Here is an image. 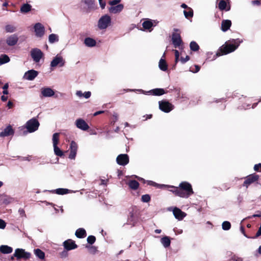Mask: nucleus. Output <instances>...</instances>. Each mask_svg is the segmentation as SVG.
<instances>
[{
	"label": "nucleus",
	"instance_id": "1",
	"mask_svg": "<svg viewBox=\"0 0 261 261\" xmlns=\"http://www.w3.org/2000/svg\"><path fill=\"white\" fill-rule=\"evenodd\" d=\"M177 187L175 191L177 193V196L187 198L194 193L192 185L187 181L181 182Z\"/></svg>",
	"mask_w": 261,
	"mask_h": 261
},
{
	"label": "nucleus",
	"instance_id": "2",
	"mask_svg": "<svg viewBox=\"0 0 261 261\" xmlns=\"http://www.w3.org/2000/svg\"><path fill=\"white\" fill-rule=\"evenodd\" d=\"M239 45L234 44H230L225 42L224 44L222 45L219 49L216 54L217 56H220L227 55L234 51L238 47Z\"/></svg>",
	"mask_w": 261,
	"mask_h": 261
},
{
	"label": "nucleus",
	"instance_id": "3",
	"mask_svg": "<svg viewBox=\"0 0 261 261\" xmlns=\"http://www.w3.org/2000/svg\"><path fill=\"white\" fill-rule=\"evenodd\" d=\"M39 125V122L37 119L33 118L27 121L25 124V127L28 132L33 133L38 129Z\"/></svg>",
	"mask_w": 261,
	"mask_h": 261
},
{
	"label": "nucleus",
	"instance_id": "4",
	"mask_svg": "<svg viewBox=\"0 0 261 261\" xmlns=\"http://www.w3.org/2000/svg\"><path fill=\"white\" fill-rule=\"evenodd\" d=\"M159 109L165 113H169L174 108V106L167 100H162L159 102Z\"/></svg>",
	"mask_w": 261,
	"mask_h": 261
},
{
	"label": "nucleus",
	"instance_id": "5",
	"mask_svg": "<svg viewBox=\"0 0 261 261\" xmlns=\"http://www.w3.org/2000/svg\"><path fill=\"white\" fill-rule=\"evenodd\" d=\"M14 256L16 257L17 259L21 258L28 259L31 257V254L30 252H25L24 249L17 248L15 250Z\"/></svg>",
	"mask_w": 261,
	"mask_h": 261
},
{
	"label": "nucleus",
	"instance_id": "6",
	"mask_svg": "<svg viewBox=\"0 0 261 261\" xmlns=\"http://www.w3.org/2000/svg\"><path fill=\"white\" fill-rule=\"evenodd\" d=\"M259 178V176L255 173L250 174L246 177L243 186L247 188L251 184L257 182Z\"/></svg>",
	"mask_w": 261,
	"mask_h": 261
},
{
	"label": "nucleus",
	"instance_id": "7",
	"mask_svg": "<svg viewBox=\"0 0 261 261\" xmlns=\"http://www.w3.org/2000/svg\"><path fill=\"white\" fill-rule=\"evenodd\" d=\"M111 17L108 15L102 16L98 21V25L100 29H106L111 23Z\"/></svg>",
	"mask_w": 261,
	"mask_h": 261
},
{
	"label": "nucleus",
	"instance_id": "8",
	"mask_svg": "<svg viewBox=\"0 0 261 261\" xmlns=\"http://www.w3.org/2000/svg\"><path fill=\"white\" fill-rule=\"evenodd\" d=\"M31 56L33 60L38 63L40 61V59L43 57V53L39 48H35L31 50Z\"/></svg>",
	"mask_w": 261,
	"mask_h": 261
},
{
	"label": "nucleus",
	"instance_id": "9",
	"mask_svg": "<svg viewBox=\"0 0 261 261\" xmlns=\"http://www.w3.org/2000/svg\"><path fill=\"white\" fill-rule=\"evenodd\" d=\"M138 220V214L137 211L133 208L132 210L129 212L127 221L129 224L135 225V224L137 222Z\"/></svg>",
	"mask_w": 261,
	"mask_h": 261
},
{
	"label": "nucleus",
	"instance_id": "10",
	"mask_svg": "<svg viewBox=\"0 0 261 261\" xmlns=\"http://www.w3.org/2000/svg\"><path fill=\"white\" fill-rule=\"evenodd\" d=\"M172 42L175 48L179 47L181 45L182 41L179 33L174 32L172 34Z\"/></svg>",
	"mask_w": 261,
	"mask_h": 261
},
{
	"label": "nucleus",
	"instance_id": "11",
	"mask_svg": "<svg viewBox=\"0 0 261 261\" xmlns=\"http://www.w3.org/2000/svg\"><path fill=\"white\" fill-rule=\"evenodd\" d=\"M129 156L127 154H120L116 158L117 163L121 166H125L129 163Z\"/></svg>",
	"mask_w": 261,
	"mask_h": 261
},
{
	"label": "nucleus",
	"instance_id": "12",
	"mask_svg": "<svg viewBox=\"0 0 261 261\" xmlns=\"http://www.w3.org/2000/svg\"><path fill=\"white\" fill-rule=\"evenodd\" d=\"M63 246L66 250H71L77 248L75 241L71 239H68L63 242Z\"/></svg>",
	"mask_w": 261,
	"mask_h": 261
},
{
	"label": "nucleus",
	"instance_id": "13",
	"mask_svg": "<svg viewBox=\"0 0 261 261\" xmlns=\"http://www.w3.org/2000/svg\"><path fill=\"white\" fill-rule=\"evenodd\" d=\"M76 126L84 131L87 130L89 128L88 124L83 119H77L75 121Z\"/></svg>",
	"mask_w": 261,
	"mask_h": 261
},
{
	"label": "nucleus",
	"instance_id": "14",
	"mask_svg": "<svg viewBox=\"0 0 261 261\" xmlns=\"http://www.w3.org/2000/svg\"><path fill=\"white\" fill-rule=\"evenodd\" d=\"M34 30L36 36L41 37L43 36L45 29L41 23L39 22L36 23L34 25Z\"/></svg>",
	"mask_w": 261,
	"mask_h": 261
},
{
	"label": "nucleus",
	"instance_id": "15",
	"mask_svg": "<svg viewBox=\"0 0 261 261\" xmlns=\"http://www.w3.org/2000/svg\"><path fill=\"white\" fill-rule=\"evenodd\" d=\"M77 149V145L74 141H72L70 144V153L69 158L70 159H74L76 154Z\"/></svg>",
	"mask_w": 261,
	"mask_h": 261
},
{
	"label": "nucleus",
	"instance_id": "16",
	"mask_svg": "<svg viewBox=\"0 0 261 261\" xmlns=\"http://www.w3.org/2000/svg\"><path fill=\"white\" fill-rule=\"evenodd\" d=\"M14 134V130L11 125H8L3 131L0 133V137L4 138L9 136H12Z\"/></svg>",
	"mask_w": 261,
	"mask_h": 261
},
{
	"label": "nucleus",
	"instance_id": "17",
	"mask_svg": "<svg viewBox=\"0 0 261 261\" xmlns=\"http://www.w3.org/2000/svg\"><path fill=\"white\" fill-rule=\"evenodd\" d=\"M18 41V37L17 34H13L7 37L6 43L9 46L15 45Z\"/></svg>",
	"mask_w": 261,
	"mask_h": 261
},
{
	"label": "nucleus",
	"instance_id": "18",
	"mask_svg": "<svg viewBox=\"0 0 261 261\" xmlns=\"http://www.w3.org/2000/svg\"><path fill=\"white\" fill-rule=\"evenodd\" d=\"M173 213L175 218L179 220L183 219L186 215L185 212H182L180 209L177 207H175L173 209Z\"/></svg>",
	"mask_w": 261,
	"mask_h": 261
},
{
	"label": "nucleus",
	"instance_id": "19",
	"mask_svg": "<svg viewBox=\"0 0 261 261\" xmlns=\"http://www.w3.org/2000/svg\"><path fill=\"white\" fill-rule=\"evenodd\" d=\"M64 63L63 62L62 57L57 56L51 62L50 66L52 67H55L59 65L60 67H62L64 65Z\"/></svg>",
	"mask_w": 261,
	"mask_h": 261
},
{
	"label": "nucleus",
	"instance_id": "20",
	"mask_svg": "<svg viewBox=\"0 0 261 261\" xmlns=\"http://www.w3.org/2000/svg\"><path fill=\"white\" fill-rule=\"evenodd\" d=\"M38 74V71L32 69L28 71L24 74V77L26 79L32 81L33 80Z\"/></svg>",
	"mask_w": 261,
	"mask_h": 261
},
{
	"label": "nucleus",
	"instance_id": "21",
	"mask_svg": "<svg viewBox=\"0 0 261 261\" xmlns=\"http://www.w3.org/2000/svg\"><path fill=\"white\" fill-rule=\"evenodd\" d=\"M124 6L123 4H118L116 6H111L109 9V11L112 13H117L120 12L123 9Z\"/></svg>",
	"mask_w": 261,
	"mask_h": 261
},
{
	"label": "nucleus",
	"instance_id": "22",
	"mask_svg": "<svg viewBox=\"0 0 261 261\" xmlns=\"http://www.w3.org/2000/svg\"><path fill=\"white\" fill-rule=\"evenodd\" d=\"M41 94L44 97H51L54 95L55 92L50 88H43L41 89Z\"/></svg>",
	"mask_w": 261,
	"mask_h": 261
},
{
	"label": "nucleus",
	"instance_id": "23",
	"mask_svg": "<svg viewBox=\"0 0 261 261\" xmlns=\"http://www.w3.org/2000/svg\"><path fill=\"white\" fill-rule=\"evenodd\" d=\"M142 26L144 30H148L149 32L152 31V27L153 26L152 20L149 19H146L143 23Z\"/></svg>",
	"mask_w": 261,
	"mask_h": 261
},
{
	"label": "nucleus",
	"instance_id": "24",
	"mask_svg": "<svg viewBox=\"0 0 261 261\" xmlns=\"http://www.w3.org/2000/svg\"><path fill=\"white\" fill-rule=\"evenodd\" d=\"M231 25V21L230 20H223L221 22V29L222 31H228Z\"/></svg>",
	"mask_w": 261,
	"mask_h": 261
},
{
	"label": "nucleus",
	"instance_id": "25",
	"mask_svg": "<svg viewBox=\"0 0 261 261\" xmlns=\"http://www.w3.org/2000/svg\"><path fill=\"white\" fill-rule=\"evenodd\" d=\"M151 94L155 96H161L166 93L164 89L155 88L151 90L149 92Z\"/></svg>",
	"mask_w": 261,
	"mask_h": 261
},
{
	"label": "nucleus",
	"instance_id": "26",
	"mask_svg": "<svg viewBox=\"0 0 261 261\" xmlns=\"http://www.w3.org/2000/svg\"><path fill=\"white\" fill-rule=\"evenodd\" d=\"M75 235L77 238L82 239L86 237L87 233L85 229L83 228H80L76 230Z\"/></svg>",
	"mask_w": 261,
	"mask_h": 261
},
{
	"label": "nucleus",
	"instance_id": "27",
	"mask_svg": "<svg viewBox=\"0 0 261 261\" xmlns=\"http://www.w3.org/2000/svg\"><path fill=\"white\" fill-rule=\"evenodd\" d=\"M174 91L175 93V98L176 99L179 100L181 99H185V98H187L185 94L182 93L180 89L176 88L174 89Z\"/></svg>",
	"mask_w": 261,
	"mask_h": 261
},
{
	"label": "nucleus",
	"instance_id": "28",
	"mask_svg": "<svg viewBox=\"0 0 261 261\" xmlns=\"http://www.w3.org/2000/svg\"><path fill=\"white\" fill-rule=\"evenodd\" d=\"M84 43L87 46L93 47L96 45V41L91 38L87 37L85 39Z\"/></svg>",
	"mask_w": 261,
	"mask_h": 261
},
{
	"label": "nucleus",
	"instance_id": "29",
	"mask_svg": "<svg viewBox=\"0 0 261 261\" xmlns=\"http://www.w3.org/2000/svg\"><path fill=\"white\" fill-rule=\"evenodd\" d=\"M70 190L67 189L59 188L50 191L52 193H56L58 195H64L69 193Z\"/></svg>",
	"mask_w": 261,
	"mask_h": 261
},
{
	"label": "nucleus",
	"instance_id": "30",
	"mask_svg": "<svg viewBox=\"0 0 261 261\" xmlns=\"http://www.w3.org/2000/svg\"><path fill=\"white\" fill-rule=\"evenodd\" d=\"M0 251L4 254H9L13 251V249L7 245H2L0 246Z\"/></svg>",
	"mask_w": 261,
	"mask_h": 261
},
{
	"label": "nucleus",
	"instance_id": "31",
	"mask_svg": "<svg viewBox=\"0 0 261 261\" xmlns=\"http://www.w3.org/2000/svg\"><path fill=\"white\" fill-rule=\"evenodd\" d=\"M218 8L221 11H229L230 9V6L227 8V3L224 0H221L218 4Z\"/></svg>",
	"mask_w": 261,
	"mask_h": 261
},
{
	"label": "nucleus",
	"instance_id": "32",
	"mask_svg": "<svg viewBox=\"0 0 261 261\" xmlns=\"http://www.w3.org/2000/svg\"><path fill=\"white\" fill-rule=\"evenodd\" d=\"M128 185L131 189L136 190L139 188V183L136 180H132L128 182Z\"/></svg>",
	"mask_w": 261,
	"mask_h": 261
},
{
	"label": "nucleus",
	"instance_id": "33",
	"mask_svg": "<svg viewBox=\"0 0 261 261\" xmlns=\"http://www.w3.org/2000/svg\"><path fill=\"white\" fill-rule=\"evenodd\" d=\"M161 242L165 248L168 247L171 244V241L169 237L167 236L163 237L161 240Z\"/></svg>",
	"mask_w": 261,
	"mask_h": 261
},
{
	"label": "nucleus",
	"instance_id": "34",
	"mask_svg": "<svg viewBox=\"0 0 261 261\" xmlns=\"http://www.w3.org/2000/svg\"><path fill=\"white\" fill-rule=\"evenodd\" d=\"M32 6L28 4H24L20 8V12L23 13H27L31 11Z\"/></svg>",
	"mask_w": 261,
	"mask_h": 261
},
{
	"label": "nucleus",
	"instance_id": "35",
	"mask_svg": "<svg viewBox=\"0 0 261 261\" xmlns=\"http://www.w3.org/2000/svg\"><path fill=\"white\" fill-rule=\"evenodd\" d=\"M159 67L162 71H165L168 69V65L166 61L163 59H161L159 62Z\"/></svg>",
	"mask_w": 261,
	"mask_h": 261
},
{
	"label": "nucleus",
	"instance_id": "36",
	"mask_svg": "<svg viewBox=\"0 0 261 261\" xmlns=\"http://www.w3.org/2000/svg\"><path fill=\"white\" fill-rule=\"evenodd\" d=\"M184 14L186 18L190 19L193 16V11L192 8H188V9L184 11Z\"/></svg>",
	"mask_w": 261,
	"mask_h": 261
},
{
	"label": "nucleus",
	"instance_id": "37",
	"mask_svg": "<svg viewBox=\"0 0 261 261\" xmlns=\"http://www.w3.org/2000/svg\"><path fill=\"white\" fill-rule=\"evenodd\" d=\"M35 255L40 259H43L45 258V253L40 249L34 250Z\"/></svg>",
	"mask_w": 261,
	"mask_h": 261
},
{
	"label": "nucleus",
	"instance_id": "38",
	"mask_svg": "<svg viewBox=\"0 0 261 261\" xmlns=\"http://www.w3.org/2000/svg\"><path fill=\"white\" fill-rule=\"evenodd\" d=\"M190 48L192 51H197L199 49V46L194 41H192L190 43Z\"/></svg>",
	"mask_w": 261,
	"mask_h": 261
},
{
	"label": "nucleus",
	"instance_id": "39",
	"mask_svg": "<svg viewBox=\"0 0 261 261\" xmlns=\"http://www.w3.org/2000/svg\"><path fill=\"white\" fill-rule=\"evenodd\" d=\"M9 57L6 55H2L0 56V65L7 63L10 61Z\"/></svg>",
	"mask_w": 261,
	"mask_h": 261
},
{
	"label": "nucleus",
	"instance_id": "40",
	"mask_svg": "<svg viewBox=\"0 0 261 261\" xmlns=\"http://www.w3.org/2000/svg\"><path fill=\"white\" fill-rule=\"evenodd\" d=\"M60 133H56L53 136V146L58 145L59 142Z\"/></svg>",
	"mask_w": 261,
	"mask_h": 261
},
{
	"label": "nucleus",
	"instance_id": "41",
	"mask_svg": "<svg viewBox=\"0 0 261 261\" xmlns=\"http://www.w3.org/2000/svg\"><path fill=\"white\" fill-rule=\"evenodd\" d=\"M48 40L49 42L50 43H53L55 42H58L59 41L58 36L55 34H51L49 35Z\"/></svg>",
	"mask_w": 261,
	"mask_h": 261
},
{
	"label": "nucleus",
	"instance_id": "42",
	"mask_svg": "<svg viewBox=\"0 0 261 261\" xmlns=\"http://www.w3.org/2000/svg\"><path fill=\"white\" fill-rule=\"evenodd\" d=\"M55 154L62 157L64 155L63 152L58 147V145L53 146Z\"/></svg>",
	"mask_w": 261,
	"mask_h": 261
},
{
	"label": "nucleus",
	"instance_id": "43",
	"mask_svg": "<svg viewBox=\"0 0 261 261\" xmlns=\"http://www.w3.org/2000/svg\"><path fill=\"white\" fill-rule=\"evenodd\" d=\"M222 229L224 230H228L231 227V224L229 221H224L222 224Z\"/></svg>",
	"mask_w": 261,
	"mask_h": 261
},
{
	"label": "nucleus",
	"instance_id": "44",
	"mask_svg": "<svg viewBox=\"0 0 261 261\" xmlns=\"http://www.w3.org/2000/svg\"><path fill=\"white\" fill-rule=\"evenodd\" d=\"M5 30L7 33H12L15 31L16 28L12 25L8 24L5 27Z\"/></svg>",
	"mask_w": 261,
	"mask_h": 261
},
{
	"label": "nucleus",
	"instance_id": "45",
	"mask_svg": "<svg viewBox=\"0 0 261 261\" xmlns=\"http://www.w3.org/2000/svg\"><path fill=\"white\" fill-rule=\"evenodd\" d=\"M150 200L151 197L149 194H145L141 197V201L143 202H149Z\"/></svg>",
	"mask_w": 261,
	"mask_h": 261
},
{
	"label": "nucleus",
	"instance_id": "46",
	"mask_svg": "<svg viewBox=\"0 0 261 261\" xmlns=\"http://www.w3.org/2000/svg\"><path fill=\"white\" fill-rule=\"evenodd\" d=\"M96 241V238L94 236H89L87 238V242L90 245L93 244Z\"/></svg>",
	"mask_w": 261,
	"mask_h": 261
},
{
	"label": "nucleus",
	"instance_id": "47",
	"mask_svg": "<svg viewBox=\"0 0 261 261\" xmlns=\"http://www.w3.org/2000/svg\"><path fill=\"white\" fill-rule=\"evenodd\" d=\"M174 54H175V65H174V66H175L179 60V51L176 49L174 50Z\"/></svg>",
	"mask_w": 261,
	"mask_h": 261
},
{
	"label": "nucleus",
	"instance_id": "48",
	"mask_svg": "<svg viewBox=\"0 0 261 261\" xmlns=\"http://www.w3.org/2000/svg\"><path fill=\"white\" fill-rule=\"evenodd\" d=\"M9 88V84L8 83H6L4 86L3 87V89H4L3 91V93L4 95H7L8 94L9 92L8 91V88Z\"/></svg>",
	"mask_w": 261,
	"mask_h": 261
},
{
	"label": "nucleus",
	"instance_id": "49",
	"mask_svg": "<svg viewBox=\"0 0 261 261\" xmlns=\"http://www.w3.org/2000/svg\"><path fill=\"white\" fill-rule=\"evenodd\" d=\"M190 57L187 55L185 58L181 57L179 60L182 64H185L186 62L190 60Z\"/></svg>",
	"mask_w": 261,
	"mask_h": 261
},
{
	"label": "nucleus",
	"instance_id": "50",
	"mask_svg": "<svg viewBox=\"0 0 261 261\" xmlns=\"http://www.w3.org/2000/svg\"><path fill=\"white\" fill-rule=\"evenodd\" d=\"M168 188H170L171 189L169 190V191L171 192H172L175 196H177V193L175 192V191H176L175 190V189H178V187H175V186H167Z\"/></svg>",
	"mask_w": 261,
	"mask_h": 261
},
{
	"label": "nucleus",
	"instance_id": "51",
	"mask_svg": "<svg viewBox=\"0 0 261 261\" xmlns=\"http://www.w3.org/2000/svg\"><path fill=\"white\" fill-rule=\"evenodd\" d=\"M148 185H149L150 186H152L154 187H161L162 186H165L164 185H160L159 184H158L156 182H155L153 181H151V180L148 181Z\"/></svg>",
	"mask_w": 261,
	"mask_h": 261
},
{
	"label": "nucleus",
	"instance_id": "52",
	"mask_svg": "<svg viewBox=\"0 0 261 261\" xmlns=\"http://www.w3.org/2000/svg\"><path fill=\"white\" fill-rule=\"evenodd\" d=\"M254 170L256 172H261V163L255 164L254 166Z\"/></svg>",
	"mask_w": 261,
	"mask_h": 261
},
{
	"label": "nucleus",
	"instance_id": "53",
	"mask_svg": "<svg viewBox=\"0 0 261 261\" xmlns=\"http://www.w3.org/2000/svg\"><path fill=\"white\" fill-rule=\"evenodd\" d=\"M120 2V0H112L110 1L109 2V4L111 5V6H114L117 5L118 3Z\"/></svg>",
	"mask_w": 261,
	"mask_h": 261
},
{
	"label": "nucleus",
	"instance_id": "54",
	"mask_svg": "<svg viewBox=\"0 0 261 261\" xmlns=\"http://www.w3.org/2000/svg\"><path fill=\"white\" fill-rule=\"evenodd\" d=\"M195 69H190V71L193 73H196L198 72L200 69V67L198 65H194Z\"/></svg>",
	"mask_w": 261,
	"mask_h": 261
},
{
	"label": "nucleus",
	"instance_id": "55",
	"mask_svg": "<svg viewBox=\"0 0 261 261\" xmlns=\"http://www.w3.org/2000/svg\"><path fill=\"white\" fill-rule=\"evenodd\" d=\"M93 3L94 0H85V3L89 7H91Z\"/></svg>",
	"mask_w": 261,
	"mask_h": 261
},
{
	"label": "nucleus",
	"instance_id": "56",
	"mask_svg": "<svg viewBox=\"0 0 261 261\" xmlns=\"http://www.w3.org/2000/svg\"><path fill=\"white\" fill-rule=\"evenodd\" d=\"M260 236H261V223H260V227H259L258 231H257L255 236L253 237H252L251 238L255 239V238H256L259 237Z\"/></svg>",
	"mask_w": 261,
	"mask_h": 261
},
{
	"label": "nucleus",
	"instance_id": "57",
	"mask_svg": "<svg viewBox=\"0 0 261 261\" xmlns=\"http://www.w3.org/2000/svg\"><path fill=\"white\" fill-rule=\"evenodd\" d=\"M6 226V222L2 219H0V228L4 229Z\"/></svg>",
	"mask_w": 261,
	"mask_h": 261
},
{
	"label": "nucleus",
	"instance_id": "58",
	"mask_svg": "<svg viewBox=\"0 0 261 261\" xmlns=\"http://www.w3.org/2000/svg\"><path fill=\"white\" fill-rule=\"evenodd\" d=\"M18 212L21 217H25V211L23 208H19L18 210Z\"/></svg>",
	"mask_w": 261,
	"mask_h": 261
},
{
	"label": "nucleus",
	"instance_id": "59",
	"mask_svg": "<svg viewBox=\"0 0 261 261\" xmlns=\"http://www.w3.org/2000/svg\"><path fill=\"white\" fill-rule=\"evenodd\" d=\"M91 93L90 91L85 92L83 94V96L86 98H88L91 96Z\"/></svg>",
	"mask_w": 261,
	"mask_h": 261
},
{
	"label": "nucleus",
	"instance_id": "60",
	"mask_svg": "<svg viewBox=\"0 0 261 261\" xmlns=\"http://www.w3.org/2000/svg\"><path fill=\"white\" fill-rule=\"evenodd\" d=\"M240 230H241V232L244 235V236H245L246 238H250L249 237H248L247 236V234H246L245 231V228L243 226H241Z\"/></svg>",
	"mask_w": 261,
	"mask_h": 261
},
{
	"label": "nucleus",
	"instance_id": "61",
	"mask_svg": "<svg viewBox=\"0 0 261 261\" xmlns=\"http://www.w3.org/2000/svg\"><path fill=\"white\" fill-rule=\"evenodd\" d=\"M99 5L101 7V8L103 9L105 8L106 6V3L103 1V0H101L100 1H99Z\"/></svg>",
	"mask_w": 261,
	"mask_h": 261
},
{
	"label": "nucleus",
	"instance_id": "62",
	"mask_svg": "<svg viewBox=\"0 0 261 261\" xmlns=\"http://www.w3.org/2000/svg\"><path fill=\"white\" fill-rule=\"evenodd\" d=\"M67 250H64L61 253V256L62 257H66L68 255Z\"/></svg>",
	"mask_w": 261,
	"mask_h": 261
},
{
	"label": "nucleus",
	"instance_id": "63",
	"mask_svg": "<svg viewBox=\"0 0 261 261\" xmlns=\"http://www.w3.org/2000/svg\"><path fill=\"white\" fill-rule=\"evenodd\" d=\"M222 189L227 190L229 189L230 187L227 185V184H224L222 186Z\"/></svg>",
	"mask_w": 261,
	"mask_h": 261
},
{
	"label": "nucleus",
	"instance_id": "64",
	"mask_svg": "<svg viewBox=\"0 0 261 261\" xmlns=\"http://www.w3.org/2000/svg\"><path fill=\"white\" fill-rule=\"evenodd\" d=\"M252 3L254 5L259 6L261 4V1H259V0H255V1H252Z\"/></svg>",
	"mask_w": 261,
	"mask_h": 261
}]
</instances>
